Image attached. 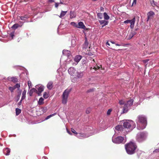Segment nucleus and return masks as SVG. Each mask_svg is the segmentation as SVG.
<instances>
[{
  "mask_svg": "<svg viewBox=\"0 0 159 159\" xmlns=\"http://www.w3.org/2000/svg\"><path fill=\"white\" fill-rule=\"evenodd\" d=\"M137 128L138 130H142L146 127L147 124V118L143 115H140L138 116L136 120Z\"/></svg>",
  "mask_w": 159,
  "mask_h": 159,
  "instance_id": "nucleus-1",
  "label": "nucleus"
},
{
  "mask_svg": "<svg viewBox=\"0 0 159 159\" xmlns=\"http://www.w3.org/2000/svg\"><path fill=\"white\" fill-rule=\"evenodd\" d=\"M123 126L125 131L129 132L132 130L135 127V124L132 120H126L124 122Z\"/></svg>",
  "mask_w": 159,
  "mask_h": 159,
  "instance_id": "nucleus-2",
  "label": "nucleus"
},
{
  "mask_svg": "<svg viewBox=\"0 0 159 159\" xmlns=\"http://www.w3.org/2000/svg\"><path fill=\"white\" fill-rule=\"evenodd\" d=\"M136 148V146L135 143L132 142H130L125 145V148L126 151L129 154H134Z\"/></svg>",
  "mask_w": 159,
  "mask_h": 159,
  "instance_id": "nucleus-3",
  "label": "nucleus"
},
{
  "mask_svg": "<svg viewBox=\"0 0 159 159\" xmlns=\"http://www.w3.org/2000/svg\"><path fill=\"white\" fill-rule=\"evenodd\" d=\"M147 134L146 132H142L138 133L136 136V139L139 142H141L146 139Z\"/></svg>",
  "mask_w": 159,
  "mask_h": 159,
  "instance_id": "nucleus-4",
  "label": "nucleus"
},
{
  "mask_svg": "<svg viewBox=\"0 0 159 159\" xmlns=\"http://www.w3.org/2000/svg\"><path fill=\"white\" fill-rule=\"evenodd\" d=\"M112 141L114 143L116 144L124 143L126 142V140L124 137L120 136L115 137L113 136L112 138Z\"/></svg>",
  "mask_w": 159,
  "mask_h": 159,
  "instance_id": "nucleus-5",
  "label": "nucleus"
},
{
  "mask_svg": "<svg viewBox=\"0 0 159 159\" xmlns=\"http://www.w3.org/2000/svg\"><path fill=\"white\" fill-rule=\"evenodd\" d=\"M133 100L131 99L125 102L123 108V113H125L128 111L130 107L133 105Z\"/></svg>",
  "mask_w": 159,
  "mask_h": 159,
  "instance_id": "nucleus-6",
  "label": "nucleus"
},
{
  "mask_svg": "<svg viewBox=\"0 0 159 159\" xmlns=\"http://www.w3.org/2000/svg\"><path fill=\"white\" fill-rule=\"evenodd\" d=\"M70 91V89H67L63 93L62 95V103L63 104H65L66 103L67 99Z\"/></svg>",
  "mask_w": 159,
  "mask_h": 159,
  "instance_id": "nucleus-7",
  "label": "nucleus"
},
{
  "mask_svg": "<svg viewBox=\"0 0 159 159\" xmlns=\"http://www.w3.org/2000/svg\"><path fill=\"white\" fill-rule=\"evenodd\" d=\"M114 131L115 133L119 134H123L124 131H125V129L123 128L121 125H119L116 126Z\"/></svg>",
  "mask_w": 159,
  "mask_h": 159,
  "instance_id": "nucleus-8",
  "label": "nucleus"
},
{
  "mask_svg": "<svg viewBox=\"0 0 159 159\" xmlns=\"http://www.w3.org/2000/svg\"><path fill=\"white\" fill-rule=\"evenodd\" d=\"M36 93L39 95H40L41 93L43 91L44 87L42 85H37L36 86Z\"/></svg>",
  "mask_w": 159,
  "mask_h": 159,
  "instance_id": "nucleus-9",
  "label": "nucleus"
},
{
  "mask_svg": "<svg viewBox=\"0 0 159 159\" xmlns=\"http://www.w3.org/2000/svg\"><path fill=\"white\" fill-rule=\"evenodd\" d=\"M68 72L70 75L72 76L76 75L77 71L73 67H71L68 70Z\"/></svg>",
  "mask_w": 159,
  "mask_h": 159,
  "instance_id": "nucleus-10",
  "label": "nucleus"
},
{
  "mask_svg": "<svg viewBox=\"0 0 159 159\" xmlns=\"http://www.w3.org/2000/svg\"><path fill=\"white\" fill-rule=\"evenodd\" d=\"M154 15V13L152 11H150L148 12L147 14L148 20H147V21L150 19H152Z\"/></svg>",
  "mask_w": 159,
  "mask_h": 159,
  "instance_id": "nucleus-11",
  "label": "nucleus"
},
{
  "mask_svg": "<svg viewBox=\"0 0 159 159\" xmlns=\"http://www.w3.org/2000/svg\"><path fill=\"white\" fill-rule=\"evenodd\" d=\"M62 53L63 55L67 56L69 58H70L71 56L70 52L68 50H63L62 51Z\"/></svg>",
  "mask_w": 159,
  "mask_h": 159,
  "instance_id": "nucleus-12",
  "label": "nucleus"
},
{
  "mask_svg": "<svg viewBox=\"0 0 159 159\" xmlns=\"http://www.w3.org/2000/svg\"><path fill=\"white\" fill-rule=\"evenodd\" d=\"M71 131L74 134H77V137L80 139H81L82 137H85V136H84V135L83 134H78L75 130L73 129H71Z\"/></svg>",
  "mask_w": 159,
  "mask_h": 159,
  "instance_id": "nucleus-13",
  "label": "nucleus"
},
{
  "mask_svg": "<svg viewBox=\"0 0 159 159\" xmlns=\"http://www.w3.org/2000/svg\"><path fill=\"white\" fill-rule=\"evenodd\" d=\"M23 22H20V23L21 25H19L18 24H15L12 26L11 28L12 29H16L19 27H21L23 25Z\"/></svg>",
  "mask_w": 159,
  "mask_h": 159,
  "instance_id": "nucleus-14",
  "label": "nucleus"
},
{
  "mask_svg": "<svg viewBox=\"0 0 159 159\" xmlns=\"http://www.w3.org/2000/svg\"><path fill=\"white\" fill-rule=\"evenodd\" d=\"M99 22L101 25H102V27L107 25L108 24V21L105 20H99Z\"/></svg>",
  "mask_w": 159,
  "mask_h": 159,
  "instance_id": "nucleus-15",
  "label": "nucleus"
},
{
  "mask_svg": "<svg viewBox=\"0 0 159 159\" xmlns=\"http://www.w3.org/2000/svg\"><path fill=\"white\" fill-rule=\"evenodd\" d=\"M10 149L8 148H4L3 150L4 153L6 156L9 155L10 152Z\"/></svg>",
  "mask_w": 159,
  "mask_h": 159,
  "instance_id": "nucleus-16",
  "label": "nucleus"
},
{
  "mask_svg": "<svg viewBox=\"0 0 159 159\" xmlns=\"http://www.w3.org/2000/svg\"><path fill=\"white\" fill-rule=\"evenodd\" d=\"M82 57L81 55H77L74 58V60L75 62L77 63V64L78 62L80 61V60L82 58Z\"/></svg>",
  "mask_w": 159,
  "mask_h": 159,
  "instance_id": "nucleus-17",
  "label": "nucleus"
},
{
  "mask_svg": "<svg viewBox=\"0 0 159 159\" xmlns=\"http://www.w3.org/2000/svg\"><path fill=\"white\" fill-rule=\"evenodd\" d=\"M8 79L9 80H11L14 83H16L18 81L17 77H16V76L13 77H8Z\"/></svg>",
  "mask_w": 159,
  "mask_h": 159,
  "instance_id": "nucleus-18",
  "label": "nucleus"
},
{
  "mask_svg": "<svg viewBox=\"0 0 159 159\" xmlns=\"http://www.w3.org/2000/svg\"><path fill=\"white\" fill-rule=\"evenodd\" d=\"M78 28L84 29L85 26L82 22L80 21L78 23Z\"/></svg>",
  "mask_w": 159,
  "mask_h": 159,
  "instance_id": "nucleus-19",
  "label": "nucleus"
},
{
  "mask_svg": "<svg viewBox=\"0 0 159 159\" xmlns=\"http://www.w3.org/2000/svg\"><path fill=\"white\" fill-rule=\"evenodd\" d=\"M135 19L134 17L131 20H130V27L132 29L134 27V24L135 22Z\"/></svg>",
  "mask_w": 159,
  "mask_h": 159,
  "instance_id": "nucleus-20",
  "label": "nucleus"
},
{
  "mask_svg": "<svg viewBox=\"0 0 159 159\" xmlns=\"http://www.w3.org/2000/svg\"><path fill=\"white\" fill-rule=\"evenodd\" d=\"M84 75V73L83 72H81V71H77V73H76V76L78 78H81Z\"/></svg>",
  "mask_w": 159,
  "mask_h": 159,
  "instance_id": "nucleus-21",
  "label": "nucleus"
},
{
  "mask_svg": "<svg viewBox=\"0 0 159 159\" xmlns=\"http://www.w3.org/2000/svg\"><path fill=\"white\" fill-rule=\"evenodd\" d=\"M85 42L84 44L83 45V48H86L88 46L89 43L86 37L85 38Z\"/></svg>",
  "mask_w": 159,
  "mask_h": 159,
  "instance_id": "nucleus-22",
  "label": "nucleus"
},
{
  "mask_svg": "<svg viewBox=\"0 0 159 159\" xmlns=\"http://www.w3.org/2000/svg\"><path fill=\"white\" fill-rule=\"evenodd\" d=\"M53 83L52 81H49L47 84V88L49 90H51L53 88Z\"/></svg>",
  "mask_w": 159,
  "mask_h": 159,
  "instance_id": "nucleus-23",
  "label": "nucleus"
},
{
  "mask_svg": "<svg viewBox=\"0 0 159 159\" xmlns=\"http://www.w3.org/2000/svg\"><path fill=\"white\" fill-rule=\"evenodd\" d=\"M36 89L35 88H33L30 90L29 91V94L30 96H31L33 95V93H36Z\"/></svg>",
  "mask_w": 159,
  "mask_h": 159,
  "instance_id": "nucleus-24",
  "label": "nucleus"
},
{
  "mask_svg": "<svg viewBox=\"0 0 159 159\" xmlns=\"http://www.w3.org/2000/svg\"><path fill=\"white\" fill-rule=\"evenodd\" d=\"M67 12V11H62L61 13H60V18H63L65 15L66 14Z\"/></svg>",
  "mask_w": 159,
  "mask_h": 159,
  "instance_id": "nucleus-25",
  "label": "nucleus"
},
{
  "mask_svg": "<svg viewBox=\"0 0 159 159\" xmlns=\"http://www.w3.org/2000/svg\"><path fill=\"white\" fill-rule=\"evenodd\" d=\"M103 16L104 19L106 20H108L110 18V17L106 12H104L103 13Z\"/></svg>",
  "mask_w": 159,
  "mask_h": 159,
  "instance_id": "nucleus-26",
  "label": "nucleus"
},
{
  "mask_svg": "<svg viewBox=\"0 0 159 159\" xmlns=\"http://www.w3.org/2000/svg\"><path fill=\"white\" fill-rule=\"evenodd\" d=\"M43 99L42 98H39L38 101V104L40 105H41L43 103Z\"/></svg>",
  "mask_w": 159,
  "mask_h": 159,
  "instance_id": "nucleus-27",
  "label": "nucleus"
},
{
  "mask_svg": "<svg viewBox=\"0 0 159 159\" xmlns=\"http://www.w3.org/2000/svg\"><path fill=\"white\" fill-rule=\"evenodd\" d=\"M76 16V15L75 13L73 11H70V18H73L75 17Z\"/></svg>",
  "mask_w": 159,
  "mask_h": 159,
  "instance_id": "nucleus-28",
  "label": "nucleus"
},
{
  "mask_svg": "<svg viewBox=\"0 0 159 159\" xmlns=\"http://www.w3.org/2000/svg\"><path fill=\"white\" fill-rule=\"evenodd\" d=\"M21 110L20 109L18 108H16V115L17 116L19 115L21 112Z\"/></svg>",
  "mask_w": 159,
  "mask_h": 159,
  "instance_id": "nucleus-29",
  "label": "nucleus"
},
{
  "mask_svg": "<svg viewBox=\"0 0 159 159\" xmlns=\"http://www.w3.org/2000/svg\"><path fill=\"white\" fill-rule=\"evenodd\" d=\"M26 93V91H25V90H24L22 93V96L21 97L22 100L24 99L25 98Z\"/></svg>",
  "mask_w": 159,
  "mask_h": 159,
  "instance_id": "nucleus-30",
  "label": "nucleus"
},
{
  "mask_svg": "<svg viewBox=\"0 0 159 159\" xmlns=\"http://www.w3.org/2000/svg\"><path fill=\"white\" fill-rule=\"evenodd\" d=\"M28 18V17L27 16H24L20 17L21 20L24 21H25Z\"/></svg>",
  "mask_w": 159,
  "mask_h": 159,
  "instance_id": "nucleus-31",
  "label": "nucleus"
},
{
  "mask_svg": "<svg viewBox=\"0 0 159 159\" xmlns=\"http://www.w3.org/2000/svg\"><path fill=\"white\" fill-rule=\"evenodd\" d=\"M151 3L153 7L155 6H156L157 4V3L154 2V0H151Z\"/></svg>",
  "mask_w": 159,
  "mask_h": 159,
  "instance_id": "nucleus-32",
  "label": "nucleus"
},
{
  "mask_svg": "<svg viewBox=\"0 0 159 159\" xmlns=\"http://www.w3.org/2000/svg\"><path fill=\"white\" fill-rule=\"evenodd\" d=\"M56 113H53V114H51L50 115L48 116L45 118L46 120H47L49 118H50L51 117L54 116L56 114Z\"/></svg>",
  "mask_w": 159,
  "mask_h": 159,
  "instance_id": "nucleus-33",
  "label": "nucleus"
},
{
  "mask_svg": "<svg viewBox=\"0 0 159 159\" xmlns=\"http://www.w3.org/2000/svg\"><path fill=\"white\" fill-rule=\"evenodd\" d=\"M70 24L71 25L74 26V27L78 28V25L75 22H71L70 23Z\"/></svg>",
  "mask_w": 159,
  "mask_h": 159,
  "instance_id": "nucleus-34",
  "label": "nucleus"
},
{
  "mask_svg": "<svg viewBox=\"0 0 159 159\" xmlns=\"http://www.w3.org/2000/svg\"><path fill=\"white\" fill-rule=\"evenodd\" d=\"M98 17L100 18V19H102V13H98Z\"/></svg>",
  "mask_w": 159,
  "mask_h": 159,
  "instance_id": "nucleus-35",
  "label": "nucleus"
},
{
  "mask_svg": "<svg viewBox=\"0 0 159 159\" xmlns=\"http://www.w3.org/2000/svg\"><path fill=\"white\" fill-rule=\"evenodd\" d=\"M41 111H43V112H45L47 111V109L46 107H42L41 108Z\"/></svg>",
  "mask_w": 159,
  "mask_h": 159,
  "instance_id": "nucleus-36",
  "label": "nucleus"
},
{
  "mask_svg": "<svg viewBox=\"0 0 159 159\" xmlns=\"http://www.w3.org/2000/svg\"><path fill=\"white\" fill-rule=\"evenodd\" d=\"M9 89L11 92H12L15 89V88L14 86L10 87H9Z\"/></svg>",
  "mask_w": 159,
  "mask_h": 159,
  "instance_id": "nucleus-37",
  "label": "nucleus"
},
{
  "mask_svg": "<svg viewBox=\"0 0 159 159\" xmlns=\"http://www.w3.org/2000/svg\"><path fill=\"white\" fill-rule=\"evenodd\" d=\"M48 97V94L46 93V92H44L43 94V97L45 98H47Z\"/></svg>",
  "mask_w": 159,
  "mask_h": 159,
  "instance_id": "nucleus-38",
  "label": "nucleus"
},
{
  "mask_svg": "<svg viewBox=\"0 0 159 159\" xmlns=\"http://www.w3.org/2000/svg\"><path fill=\"white\" fill-rule=\"evenodd\" d=\"M14 86L15 89L16 88L19 89L20 87V85L19 84L17 83Z\"/></svg>",
  "mask_w": 159,
  "mask_h": 159,
  "instance_id": "nucleus-39",
  "label": "nucleus"
},
{
  "mask_svg": "<svg viewBox=\"0 0 159 159\" xmlns=\"http://www.w3.org/2000/svg\"><path fill=\"white\" fill-rule=\"evenodd\" d=\"M119 103L120 105H123L124 104L125 105V102L122 100H120L119 101Z\"/></svg>",
  "mask_w": 159,
  "mask_h": 159,
  "instance_id": "nucleus-40",
  "label": "nucleus"
},
{
  "mask_svg": "<svg viewBox=\"0 0 159 159\" xmlns=\"http://www.w3.org/2000/svg\"><path fill=\"white\" fill-rule=\"evenodd\" d=\"M94 90V89H90L88 90L87 91V93H90V92H93Z\"/></svg>",
  "mask_w": 159,
  "mask_h": 159,
  "instance_id": "nucleus-41",
  "label": "nucleus"
},
{
  "mask_svg": "<svg viewBox=\"0 0 159 159\" xmlns=\"http://www.w3.org/2000/svg\"><path fill=\"white\" fill-rule=\"evenodd\" d=\"M28 84L29 87L32 86L31 82L30 81H28Z\"/></svg>",
  "mask_w": 159,
  "mask_h": 159,
  "instance_id": "nucleus-42",
  "label": "nucleus"
},
{
  "mask_svg": "<svg viewBox=\"0 0 159 159\" xmlns=\"http://www.w3.org/2000/svg\"><path fill=\"white\" fill-rule=\"evenodd\" d=\"M90 108H87L86 110V113L87 114H89L90 111Z\"/></svg>",
  "mask_w": 159,
  "mask_h": 159,
  "instance_id": "nucleus-43",
  "label": "nucleus"
},
{
  "mask_svg": "<svg viewBox=\"0 0 159 159\" xmlns=\"http://www.w3.org/2000/svg\"><path fill=\"white\" fill-rule=\"evenodd\" d=\"M111 109H109L108 111H107V114L108 115H109L111 113Z\"/></svg>",
  "mask_w": 159,
  "mask_h": 159,
  "instance_id": "nucleus-44",
  "label": "nucleus"
},
{
  "mask_svg": "<svg viewBox=\"0 0 159 159\" xmlns=\"http://www.w3.org/2000/svg\"><path fill=\"white\" fill-rule=\"evenodd\" d=\"M130 20H127L125 21H124V23H125L128 24V23H130Z\"/></svg>",
  "mask_w": 159,
  "mask_h": 159,
  "instance_id": "nucleus-45",
  "label": "nucleus"
},
{
  "mask_svg": "<svg viewBox=\"0 0 159 159\" xmlns=\"http://www.w3.org/2000/svg\"><path fill=\"white\" fill-rule=\"evenodd\" d=\"M14 33H11L10 34V36L12 38V39H13V37L14 36Z\"/></svg>",
  "mask_w": 159,
  "mask_h": 159,
  "instance_id": "nucleus-46",
  "label": "nucleus"
},
{
  "mask_svg": "<svg viewBox=\"0 0 159 159\" xmlns=\"http://www.w3.org/2000/svg\"><path fill=\"white\" fill-rule=\"evenodd\" d=\"M131 34L132 35V36H134L136 34V33L135 32H133Z\"/></svg>",
  "mask_w": 159,
  "mask_h": 159,
  "instance_id": "nucleus-47",
  "label": "nucleus"
},
{
  "mask_svg": "<svg viewBox=\"0 0 159 159\" xmlns=\"http://www.w3.org/2000/svg\"><path fill=\"white\" fill-rule=\"evenodd\" d=\"M136 0H133V2L132 3V6H133L134 4H136Z\"/></svg>",
  "mask_w": 159,
  "mask_h": 159,
  "instance_id": "nucleus-48",
  "label": "nucleus"
},
{
  "mask_svg": "<svg viewBox=\"0 0 159 159\" xmlns=\"http://www.w3.org/2000/svg\"><path fill=\"white\" fill-rule=\"evenodd\" d=\"M134 36H132V35L130 33V34L129 35V38H128V39H131Z\"/></svg>",
  "mask_w": 159,
  "mask_h": 159,
  "instance_id": "nucleus-49",
  "label": "nucleus"
},
{
  "mask_svg": "<svg viewBox=\"0 0 159 159\" xmlns=\"http://www.w3.org/2000/svg\"><path fill=\"white\" fill-rule=\"evenodd\" d=\"M59 6V3H55V7L56 8H57Z\"/></svg>",
  "mask_w": 159,
  "mask_h": 159,
  "instance_id": "nucleus-50",
  "label": "nucleus"
},
{
  "mask_svg": "<svg viewBox=\"0 0 159 159\" xmlns=\"http://www.w3.org/2000/svg\"><path fill=\"white\" fill-rule=\"evenodd\" d=\"M100 68V67L98 66H97L96 67H94V69L95 70H96L97 69H99V68Z\"/></svg>",
  "mask_w": 159,
  "mask_h": 159,
  "instance_id": "nucleus-51",
  "label": "nucleus"
},
{
  "mask_svg": "<svg viewBox=\"0 0 159 159\" xmlns=\"http://www.w3.org/2000/svg\"><path fill=\"white\" fill-rule=\"evenodd\" d=\"M22 99H21V100H20V101L18 103V106H20L21 105V102H22Z\"/></svg>",
  "mask_w": 159,
  "mask_h": 159,
  "instance_id": "nucleus-52",
  "label": "nucleus"
},
{
  "mask_svg": "<svg viewBox=\"0 0 159 159\" xmlns=\"http://www.w3.org/2000/svg\"><path fill=\"white\" fill-rule=\"evenodd\" d=\"M48 1L49 2L52 3L55 2V0H49Z\"/></svg>",
  "mask_w": 159,
  "mask_h": 159,
  "instance_id": "nucleus-53",
  "label": "nucleus"
},
{
  "mask_svg": "<svg viewBox=\"0 0 159 159\" xmlns=\"http://www.w3.org/2000/svg\"><path fill=\"white\" fill-rule=\"evenodd\" d=\"M159 152V148L157 149H156L155 150L153 151V152Z\"/></svg>",
  "mask_w": 159,
  "mask_h": 159,
  "instance_id": "nucleus-54",
  "label": "nucleus"
},
{
  "mask_svg": "<svg viewBox=\"0 0 159 159\" xmlns=\"http://www.w3.org/2000/svg\"><path fill=\"white\" fill-rule=\"evenodd\" d=\"M115 45L117 46H120L122 45L121 44H119L118 43H115Z\"/></svg>",
  "mask_w": 159,
  "mask_h": 159,
  "instance_id": "nucleus-55",
  "label": "nucleus"
},
{
  "mask_svg": "<svg viewBox=\"0 0 159 159\" xmlns=\"http://www.w3.org/2000/svg\"><path fill=\"white\" fill-rule=\"evenodd\" d=\"M42 158H43V159H48V157L45 156L43 157Z\"/></svg>",
  "mask_w": 159,
  "mask_h": 159,
  "instance_id": "nucleus-56",
  "label": "nucleus"
},
{
  "mask_svg": "<svg viewBox=\"0 0 159 159\" xmlns=\"http://www.w3.org/2000/svg\"><path fill=\"white\" fill-rule=\"evenodd\" d=\"M103 10H104V8L103 7H100V10H101V11H103Z\"/></svg>",
  "mask_w": 159,
  "mask_h": 159,
  "instance_id": "nucleus-57",
  "label": "nucleus"
},
{
  "mask_svg": "<svg viewBox=\"0 0 159 159\" xmlns=\"http://www.w3.org/2000/svg\"><path fill=\"white\" fill-rule=\"evenodd\" d=\"M110 42L112 44H115V43H115V42L112 41H111Z\"/></svg>",
  "mask_w": 159,
  "mask_h": 159,
  "instance_id": "nucleus-58",
  "label": "nucleus"
},
{
  "mask_svg": "<svg viewBox=\"0 0 159 159\" xmlns=\"http://www.w3.org/2000/svg\"><path fill=\"white\" fill-rule=\"evenodd\" d=\"M20 94H21V92H20V94H18V98H19L20 97Z\"/></svg>",
  "mask_w": 159,
  "mask_h": 159,
  "instance_id": "nucleus-59",
  "label": "nucleus"
},
{
  "mask_svg": "<svg viewBox=\"0 0 159 159\" xmlns=\"http://www.w3.org/2000/svg\"><path fill=\"white\" fill-rule=\"evenodd\" d=\"M67 132L70 134L71 135L72 134L71 133H70V131H68V130H67Z\"/></svg>",
  "mask_w": 159,
  "mask_h": 159,
  "instance_id": "nucleus-60",
  "label": "nucleus"
},
{
  "mask_svg": "<svg viewBox=\"0 0 159 159\" xmlns=\"http://www.w3.org/2000/svg\"><path fill=\"white\" fill-rule=\"evenodd\" d=\"M75 79H72V81L73 82H75Z\"/></svg>",
  "mask_w": 159,
  "mask_h": 159,
  "instance_id": "nucleus-61",
  "label": "nucleus"
},
{
  "mask_svg": "<svg viewBox=\"0 0 159 159\" xmlns=\"http://www.w3.org/2000/svg\"><path fill=\"white\" fill-rule=\"evenodd\" d=\"M106 44H107V45H109V46H110V44H109V43L108 42H107V43H106Z\"/></svg>",
  "mask_w": 159,
  "mask_h": 159,
  "instance_id": "nucleus-62",
  "label": "nucleus"
},
{
  "mask_svg": "<svg viewBox=\"0 0 159 159\" xmlns=\"http://www.w3.org/2000/svg\"><path fill=\"white\" fill-rule=\"evenodd\" d=\"M59 26H60V25H59L58 26V30H57V33H58V34H59V32H59V31H58V29H59Z\"/></svg>",
  "mask_w": 159,
  "mask_h": 159,
  "instance_id": "nucleus-63",
  "label": "nucleus"
},
{
  "mask_svg": "<svg viewBox=\"0 0 159 159\" xmlns=\"http://www.w3.org/2000/svg\"><path fill=\"white\" fill-rule=\"evenodd\" d=\"M57 72H58V73L59 72V69H58L57 70Z\"/></svg>",
  "mask_w": 159,
  "mask_h": 159,
  "instance_id": "nucleus-64",
  "label": "nucleus"
}]
</instances>
